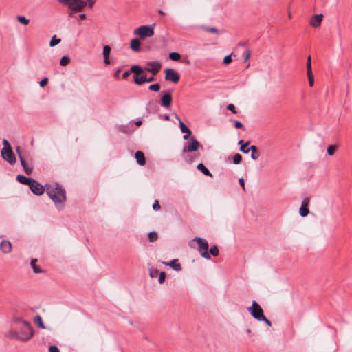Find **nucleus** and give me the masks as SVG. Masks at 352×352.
<instances>
[{
    "instance_id": "f257e3e1",
    "label": "nucleus",
    "mask_w": 352,
    "mask_h": 352,
    "mask_svg": "<svg viewBox=\"0 0 352 352\" xmlns=\"http://www.w3.org/2000/svg\"><path fill=\"white\" fill-rule=\"evenodd\" d=\"M47 194L52 199L55 204H63L66 201V192L62 186L58 183L46 184Z\"/></svg>"
},
{
    "instance_id": "f03ea898",
    "label": "nucleus",
    "mask_w": 352,
    "mask_h": 352,
    "mask_svg": "<svg viewBox=\"0 0 352 352\" xmlns=\"http://www.w3.org/2000/svg\"><path fill=\"white\" fill-rule=\"evenodd\" d=\"M15 322L18 323L21 330L19 331L20 335V340L23 342H26L29 340L34 335V331L31 327L30 324L25 321L23 320L21 318H16L14 320Z\"/></svg>"
},
{
    "instance_id": "7ed1b4c3",
    "label": "nucleus",
    "mask_w": 352,
    "mask_h": 352,
    "mask_svg": "<svg viewBox=\"0 0 352 352\" xmlns=\"http://www.w3.org/2000/svg\"><path fill=\"white\" fill-rule=\"evenodd\" d=\"M195 242H196L198 245L197 250L201 256L206 259H210V255L208 252L209 246L208 241L203 238L195 237L192 241H190L189 243L190 246L194 247L193 243Z\"/></svg>"
},
{
    "instance_id": "20e7f679",
    "label": "nucleus",
    "mask_w": 352,
    "mask_h": 352,
    "mask_svg": "<svg viewBox=\"0 0 352 352\" xmlns=\"http://www.w3.org/2000/svg\"><path fill=\"white\" fill-rule=\"evenodd\" d=\"M3 148L1 151L2 158L10 164H14L16 163V157L12 151L10 144L7 140L4 139L3 140Z\"/></svg>"
},
{
    "instance_id": "39448f33",
    "label": "nucleus",
    "mask_w": 352,
    "mask_h": 352,
    "mask_svg": "<svg viewBox=\"0 0 352 352\" xmlns=\"http://www.w3.org/2000/svg\"><path fill=\"white\" fill-rule=\"evenodd\" d=\"M155 24L152 25H142L136 28L133 31V34L136 36H140L141 39H145L148 37H151L154 35V26Z\"/></svg>"
},
{
    "instance_id": "423d86ee",
    "label": "nucleus",
    "mask_w": 352,
    "mask_h": 352,
    "mask_svg": "<svg viewBox=\"0 0 352 352\" xmlns=\"http://www.w3.org/2000/svg\"><path fill=\"white\" fill-rule=\"evenodd\" d=\"M131 71L134 74L133 80L137 85H142L146 82L147 77L146 75L142 74L144 69L139 65H133L131 67Z\"/></svg>"
},
{
    "instance_id": "0eeeda50",
    "label": "nucleus",
    "mask_w": 352,
    "mask_h": 352,
    "mask_svg": "<svg viewBox=\"0 0 352 352\" xmlns=\"http://www.w3.org/2000/svg\"><path fill=\"white\" fill-rule=\"evenodd\" d=\"M248 311L252 315L253 318L256 319L257 320H261V319H264L265 316L263 314V311L261 306L256 302L253 301L252 306L248 308Z\"/></svg>"
},
{
    "instance_id": "6e6552de",
    "label": "nucleus",
    "mask_w": 352,
    "mask_h": 352,
    "mask_svg": "<svg viewBox=\"0 0 352 352\" xmlns=\"http://www.w3.org/2000/svg\"><path fill=\"white\" fill-rule=\"evenodd\" d=\"M200 146V143L195 138H190L187 144L183 148V153H190L197 151Z\"/></svg>"
},
{
    "instance_id": "1a4fd4ad",
    "label": "nucleus",
    "mask_w": 352,
    "mask_h": 352,
    "mask_svg": "<svg viewBox=\"0 0 352 352\" xmlns=\"http://www.w3.org/2000/svg\"><path fill=\"white\" fill-rule=\"evenodd\" d=\"M147 67L143 68L144 71L151 72L153 76L157 75V74L160 71L162 67V64L159 62H148L146 64Z\"/></svg>"
},
{
    "instance_id": "9d476101",
    "label": "nucleus",
    "mask_w": 352,
    "mask_h": 352,
    "mask_svg": "<svg viewBox=\"0 0 352 352\" xmlns=\"http://www.w3.org/2000/svg\"><path fill=\"white\" fill-rule=\"evenodd\" d=\"M165 79L166 80L171 81L174 83L179 82V74L171 68H168L165 70Z\"/></svg>"
},
{
    "instance_id": "9b49d317",
    "label": "nucleus",
    "mask_w": 352,
    "mask_h": 352,
    "mask_svg": "<svg viewBox=\"0 0 352 352\" xmlns=\"http://www.w3.org/2000/svg\"><path fill=\"white\" fill-rule=\"evenodd\" d=\"M29 186L31 191L36 195H41L45 191V188L34 179Z\"/></svg>"
},
{
    "instance_id": "f8f14e48",
    "label": "nucleus",
    "mask_w": 352,
    "mask_h": 352,
    "mask_svg": "<svg viewBox=\"0 0 352 352\" xmlns=\"http://www.w3.org/2000/svg\"><path fill=\"white\" fill-rule=\"evenodd\" d=\"M306 67H307V75L308 77L309 85L310 87H313L314 84V74L312 73L311 58L310 56H309L307 57V63H306Z\"/></svg>"
},
{
    "instance_id": "ddd939ff",
    "label": "nucleus",
    "mask_w": 352,
    "mask_h": 352,
    "mask_svg": "<svg viewBox=\"0 0 352 352\" xmlns=\"http://www.w3.org/2000/svg\"><path fill=\"white\" fill-rule=\"evenodd\" d=\"M86 4L82 0H74L69 5V10L73 12H81L85 8Z\"/></svg>"
},
{
    "instance_id": "4468645a",
    "label": "nucleus",
    "mask_w": 352,
    "mask_h": 352,
    "mask_svg": "<svg viewBox=\"0 0 352 352\" xmlns=\"http://www.w3.org/2000/svg\"><path fill=\"white\" fill-rule=\"evenodd\" d=\"M176 118L179 121V126H180V129H181V131L183 133H186L184 136H183V138L184 140H188L189 138V137L192 134V132L190 130V129L182 121V120L179 118L178 116L176 115Z\"/></svg>"
},
{
    "instance_id": "2eb2a0df",
    "label": "nucleus",
    "mask_w": 352,
    "mask_h": 352,
    "mask_svg": "<svg viewBox=\"0 0 352 352\" xmlns=\"http://www.w3.org/2000/svg\"><path fill=\"white\" fill-rule=\"evenodd\" d=\"M172 102V95L170 93H165L161 98L162 105L164 107L170 106Z\"/></svg>"
},
{
    "instance_id": "dca6fc26",
    "label": "nucleus",
    "mask_w": 352,
    "mask_h": 352,
    "mask_svg": "<svg viewBox=\"0 0 352 352\" xmlns=\"http://www.w3.org/2000/svg\"><path fill=\"white\" fill-rule=\"evenodd\" d=\"M0 250L5 254H8L12 251V243L7 240H3L0 243Z\"/></svg>"
},
{
    "instance_id": "f3484780",
    "label": "nucleus",
    "mask_w": 352,
    "mask_h": 352,
    "mask_svg": "<svg viewBox=\"0 0 352 352\" xmlns=\"http://www.w3.org/2000/svg\"><path fill=\"white\" fill-rule=\"evenodd\" d=\"M323 15L322 14L314 15L310 20V25L317 28L320 25Z\"/></svg>"
},
{
    "instance_id": "a211bd4d",
    "label": "nucleus",
    "mask_w": 352,
    "mask_h": 352,
    "mask_svg": "<svg viewBox=\"0 0 352 352\" xmlns=\"http://www.w3.org/2000/svg\"><path fill=\"white\" fill-rule=\"evenodd\" d=\"M21 164L27 175H30L33 170V166L31 163L28 162L25 159L20 160Z\"/></svg>"
},
{
    "instance_id": "6ab92c4d",
    "label": "nucleus",
    "mask_w": 352,
    "mask_h": 352,
    "mask_svg": "<svg viewBox=\"0 0 352 352\" xmlns=\"http://www.w3.org/2000/svg\"><path fill=\"white\" fill-rule=\"evenodd\" d=\"M163 264L170 266L175 271H180L182 270L181 264L178 262L177 259H173L170 262H163Z\"/></svg>"
},
{
    "instance_id": "aec40b11",
    "label": "nucleus",
    "mask_w": 352,
    "mask_h": 352,
    "mask_svg": "<svg viewBox=\"0 0 352 352\" xmlns=\"http://www.w3.org/2000/svg\"><path fill=\"white\" fill-rule=\"evenodd\" d=\"M135 157L137 160V162L140 166H144L146 163L144 154L143 152L138 151L135 153Z\"/></svg>"
},
{
    "instance_id": "412c9836",
    "label": "nucleus",
    "mask_w": 352,
    "mask_h": 352,
    "mask_svg": "<svg viewBox=\"0 0 352 352\" xmlns=\"http://www.w3.org/2000/svg\"><path fill=\"white\" fill-rule=\"evenodd\" d=\"M110 52H111V47L109 45H104L103 47V56H104V62L106 65L110 64V60L109 58Z\"/></svg>"
},
{
    "instance_id": "4be33fe9",
    "label": "nucleus",
    "mask_w": 352,
    "mask_h": 352,
    "mask_svg": "<svg viewBox=\"0 0 352 352\" xmlns=\"http://www.w3.org/2000/svg\"><path fill=\"white\" fill-rule=\"evenodd\" d=\"M32 179H33L32 178L26 177H25L24 175H18L16 176L17 182H19V183H21L22 184H25V185L30 186V184H31V182L32 181Z\"/></svg>"
},
{
    "instance_id": "5701e85b",
    "label": "nucleus",
    "mask_w": 352,
    "mask_h": 352,
    "mask_svg": "<svg viewBox=\"0 0 352 352\" xmlns=\"http://www.w3.org/2000/svg\"><path fill=\"white\" fill-rule=\"evenodd\" d=\"M140 41L138 38H133L131 41L130 47L134 52L140 51Z\"/></svg>"
},
{
    "instance_id": "b1692460",
    "label": "nucleus",
    "mask_w": 352,
    "mask_h": 352,
    "mask_svg": "<svg viewBox=\"0 0 352 352\" xmlns=\"http://www.w3.org/2000/svg\"><path fill=\"white\" fill-rule=\"evenodd\" d=\"M37 259L36 258H32L30 262V265L36 274H39L42 272L41 269L36 265Z\"/></svg>"
},
{
    "instance_id": "393cba45",
    "label": "nucleus",
    "mask_w": 352,
    "mask_h": 352,
    "mask_svg": "<svg viewBox=\"0 0 352 352\" xmlns=\"http://www.w3.org/2000/svg\"><path fill=\"white\" fill-rule=\"evenodd\" d=\"M197 169L202 172L206 176H209V177H212V175L211 174V173L208 170V169L203 164H199L197 165Z\"/></svg>"
},
{
    "instance_id": "a878e982",
    "label": "nucleus",
    "mask_w": 352,
    "mask_h": 352,
    "mask_svg": "<svg viewBox=\"0 0 352 352\" xmlns=\"http://www.w3.org/2000/svg\"><path fill=\"white\" fill-rule=\"evenodd\" d=\"M239 145H241L240 151L244 153H248L250 152V148H247V146L249 145L250 142H247L245 144H243V140H240L238 143Z\"/></svg>"
},
{
    "instance_id": "bb28decb",
    "label": "nucleus",
    "mask_w": 352,
    "mask_h": 352,
    "mask_svg": "<svg viewBox=\"0 0 352 352\" xmlns=\"http://www.w3.org/2000/svg\"><path fill=\"white\" fill-rule=\"evenodd\" d=\"M250 151L252 152L251 157L252 160H257L258 158V154L257 152V147L256 146H251L250 147Z\"/></svg>"
},
{
    "instance_id": "cd10ccee",
    "label": "nucleus",
    "mask_w": 352,
    "mask_h": 352,
    "mask_svg": "<svg viewBox=\"0 0 352 352\" xmlns=\"http://www.w3.org/2000/svg\"><path fill=\"white\" fill-rule=\"evenodd\" d=\"M337 150H338V146L336 145H329L327 147V152L329 155L333 156L335 154V153L337 151Z\"/></svg>"
},
{
    "instance_id": "c85d7f7f",
    "label": "nucleus",
    "mask_w": 352,
    "mask_h": 352,
    "mask_svg": "<svg viewBox=\"0 0 352 352\" xmlns=\"http://www.w3.org/2000/svg\"><path fill=\"white\" fill-rule=\"evenodd\" d=\"M34 322L38 325V327L41 329L45 328L44 323L43 322V320L40 316L38 315L34 318Z\"/></svg>"
},
{
    "instance_id": "c756f323",
    "label": "nucleus",
    "mask_w": 352,
    "mask_h": 352,
    "mask_svg": "<svg viewBox=\"0 0 352 352\" xmlns=\"http://www.w3.org/2000/svg\"><path fill=\"white\" fill-rule=\"evenodd\" d=\"M309 212V210L308 209L307 206H302L300 208L299 210V214L301 217H306Z\"/></svg>"
},
{
    "instance_id": "7c9ffc66",
    "label": "nucleus",
    "mask_w": 352,
    "mask_h": 352,
    "mask_svg": "<svg viewBox=\"0 0 352 352\" xmlns=\"http://www.w3.org/2000/svg\"><path fill=\"white\" fill-rule=\"evenodd\" d=\"M169 58L172 60L178 61L181 58V55L177 52H170L169 54Z\"/></svg>"
},
{
    "instance_id": "2f4dec72",
    "label": "nucleus",
    "mask_w": 352,
    "mask_h": 352,
    "mask_svg": "<svg viewBox=\"0 0 352 352\" xmlns=\"http://www.w3.org/2000/svg\"><path fill=\"white\" fill-rule=\"evenodd\" d=\"M8 336H9L13 339H16V340H20V337H21L19 332L16 331H14V330L10 331Z\"/></svg>"
},
{
    "instance_id": "473e14b6",
    "label": "nucleus",
    "mask_w": 352,
    "mask_h": 352,
    "mask_svg": "<svg viewBox=\"0 0 352 352\" xmlns=\"http://www.w3.org/2000/svg\"><path fill=\"white\" fill-rule=\"evenodd\" d=\"M219 248L217 245L211 246L210 249V254H212L213 256H217L219 255Z\"/></svg>"
},
{
    "instance_id": "72a5a7b5",
    "label": "nucleus",
    "mask_w": 352,
    "mask_h": 352,
    "mask_svg": "<svg viewBox=\"0 0 352 352\" xmlns=\"http://www.w3.org/2000/svg\"><path fill=\"white\" fill-rule=\"evenodd\" d=\"M60 41H61V39L60 38H58L56 37V36L54 35V36H52V39H51V41L50 42V45L51 47H54V46L58 45V43H60Z\"/></svg>"
},
{
    "instance_id": "f704fd0d",
    "label": "nucleus",
    "mask_w": 352,
    "mask_h": 352,
    "mask_svg": "<svg viewBox=\"0 0 352 352\" xmlns=\"http://www.w3.org/2000/svg\"><path fill=\"white\" fill-rule=\"evenodd\" d=\"M158 238V235L156 232H150L148 233V239H149V241L151 242H154Z\"/></svg>"
},
{
    "instance_id": "c9c22d12",
    "label": "nucleus",
    "mask_w": 352,
    "mask_h": 352,
    "mask_svg": "<svg viewBox=\"0 0 352 352\" xmlns=\"http://www.w3.org/2000/svg\"><path fill=\"white\" fill-rule=\"evenodd\" d=\"M242 160V156L239 153H236L233 157V163L235 164H239L241 163Z\"/></svg>"
},
{
    "instance_id": "e433bc0d",
    "label": "nucleus",
    "mask_w": 352,
    "mask_h": 352,
    "mask_svg": "<svg viewBox=\"0 0 352 352\" xmlns=\"http://www.w3.org/2000/svg\"><path fill=\"white\" fill-rule=\"evenodd\" d=\"M17 20L23 25H28L30 22L29 19H26L24 16H18Z\"/></svg>"
},
{
    "instance_id": "4c0bfd02",
    "label": "nucleus",
    "mask_w": 352,
    "mask_h": 352,
    "mask_svg": "<svg viewBox=\"0 0 352 352\" xmlns=\"http://www.w3.org/2000/svg\"><path fill=\"white\" fill-rule=\"evenodd\" d=\"M151 91L158 92L160 89V85L158 83L151 85L148 87Z\"/></svg>"
},
{
    "instance_id": "58836bf2",
    "label": "nucleus",
    "mask_w": 352,
    "mask_h": 352,
    "mask_svg": "<svg viewBox=\"0 0 352 352\" xmlns=\"http://www.w3.org/2000/svg\"><path fill=\"white\" fill-rule=\"evenodd\" d=\"M69 63V58L67 56H63L60 60V65L62 66H65L68 65Z\"/></svg>"
},
{
    "instance_id": "ea45409f",
    "label": "nucleus",
    "mask_w": 352,
    "mask_h": 352,
    "mask_svg": "<svg viewBox=\"0 0 352 352\" xmlns=\"http://www.w3.org/2000/svg\"><path fill=\"white\" fill-rule=\"evenodd\" d=\"M15 150L20 160L25 159L22 155V150L20 146H16Z\"/></svg>"
},
{
    "instance_id": "a19ab883",
    "label": "nucleus",
    "mask_w": 352,
    "mask_h": 352,
    "mask_svg": "<svg viewBox=\"0 0 352 352\" xmlns=\"http://www.w3.org/2000/svg\"><path fill=\"white\" fill-rule=\"evenodd\" d=\"M165 278H166V273L165 272H161L160 273V276H159V283L160 284H162L164 280H165Z\"/></svg>"
},
{
    "instance_id": "79ce46f5",
    "label": "nucleus",
    "mask_w": 352,
    "mask_h": 352,
    "mask_svg": "<svg viewBox=\"0 0 352 352\" xmlns=\"http://www.w3.org/2000/svg\"><path fill=\"white\" fill-rule=\"evenodd\" d=\"M206 31L210 32L213 34H217L218 30L216 28L210 27V28H204Z\"/></svg>"
},
{
    "instance_id": "37998d69",
    "label": "nucleus",
    "mask_w": 352,
    "mask_h": 352,
    "mask_svg": "<svg viewBox=\"0 0 352 352\" xmlns=\"http://www.w3.org/2000/svg\"><path fill=\"white\" fill-rule=\"evenodd\" d=\"M96 0H87L84 1L85 3L86 6H88L90 8H91L96 3Z\"/></svg>"
},
{
    "instance_id": "c03bdc74",
    "label": "nucleus",
    "mask_w": 352,
    "mask_h": 352,
    "mask_svg": "<svg viewBox=\"0 0 352 352\" xmlns=\"http://www.w3.org/2000/svg\"><path fill=\"white\" fill-rule=\"evenodd\" d=\"M227 109L232 111L233 113L236 114V108H235V106L233 104H230L227 106Z\"/></svg>"
},
{
    "instance_id": "a18cd8bd",
    "label": "nucleus",
    "mask_w": 352,
    "mask_h": 352,
    "mask_svg": "<svg viewBox=\"0 0 352 352\" xmlns=\"http://www.w3.org/2000/svg\"><path fill=\"white\" fill-rule=\"evenodd\" d=\"M48 81L49 80L47 77L43 78L39 82L40 86L42 87H45L48 83Z\"/></svg>"
},
{
    "instance_id": "49530a36",
    "label": "nucleus",
    "mask_w": 352,
    "mask_h": 352,
    "mask_svg": "<svg viewBox=\"0 0 352 352\" xmlns=\"http://www.w3.org/2000/svg\"><path fill=\"white\" fill-rule=\"evenodd\" d=\"M232 62L231 55H228L223 58V63L225 64H229Z\"/></svg>"
},
{
    "instance_id": "de8ad7c7",
    "label": "nucleus",
    "mask_w": 352,
    "mask_h": 352,
    "mask_svg": "<svg viewBox=\"0 0 352 352\" xmlns=\"http://www.w3.org/2000/svg\"><path fill=\"white\" fill-rule=\"evenodd\" d=\"M153 208L155 210H158L160 209V205L157 200H155L154 204H153Z\"/></svg>"
},
{
    "instance_id": "09e8293b",
    "label": "nucleus",
    "mask_w": 352,
    "mask_h": 352,
    "mask_svg": "<svg viewBox=\"0 0 352 352\" xmlns=\"http://www.w3.org/2000/svg\"><path fill=\"white\" fill-rule=\"evenodd\" d=\"M158 274V270H151L150 271V276L151 278H155Z\"/></svg>"
},
{
    "instance_id": "8fccbe9b",
    "label": "nucleus",
    "mask_w": 352,
    "mask_h": 352,
    "mask_svg": "<svg viewBox=\"0 0 352 352\" xmlns=\"http://www.w3.org/2000/svg\"><path fill=\"white\" fill-rule=\"evenodd\" d=\"M309 201H310V199L309 197H306L302 200L301 205L308 207Z\"/></svg>"
},
{
    "instance_id": "3c124183",
    "label": "nucleus",
    "mask_w": 352,
    "mask_h": 352,
    "mask_svg": "<svg viewBox=\"0 0 352 352\" xmlns=\"http://www.w3.org/2000/svg\"><path fill=\"white\" fill-rule=\"evenodd\" d=\"M50 352H60L59 349L56 346H50L49 348Z\"/></svg>"
},
{
    "instance_id": "603ef678",
    "label": "nucleus",
    "mask_w": 352,
    "mask_h": 352,
    "mask_svg": "<svg viewBox=\"0 0 352 352\" xmlns=\"http://www.w3.org/2000/svg\"><path fill=\"white\" fill-rule=\"evenodd\" d=\"M131 69L130 70H127V71H125L123 74H122V78L123 79H126L131 74Z\"/></svg>"
},
{
    "instance_id": "864d4df0",
    "label": "nucleus",
    "mask_w": 352,
    "mask_h": 352,
    "mask_svg": "<svg viewBox=\"0 0 352 352\" xmlns=\"http://www.w3.org/2000/svg\"><path fill=\"white\" fill-rule=\"evenodd\" d=\"M234 126L236 129H241V128L243 127V124L241 122H239V121H236L234 122Z\"/></svg>"
},
{
    "instance_id": "5fc2aeb1",
    "label": "nucleus",
    "mask_w": 352,
    "mask_h": 352,
    "mask_svg": "<svg viewBox=\"0 0 352 352\" xmlns=\"http://www.w3.org/2000/svg\"><path fill=\"white\" fill-rule=\"evenodd\" d=\"M239 182L240 185L241 186V187L243 188V190H245V182H244L243 179V178H240L239 179Z\"/></svg>"
},
{
    "instance_id": "6e6d98bb",
    "label": "nucleus",
    "mask_w": 352,
    "mask_h": 352,
    "mask_svg": "<svg viewBox=\"0 0 352 352\" xmlns=\"http://www.w3.org/2000/svg\"><path fill=\"white\" fill-rule=\"evenodd\" d=\"M260 321H263L265 322V324H267L268 326H271L272 325V323L265 316V318L264 319H261Z\"/></svg>"
},
{
    "instance_id": "4d7b16f0",
    "label": "nucleus",
    "mask_w": 352,
    "mask_h": 352,
    "mask_svg": "<svg viewBox=\"0 0 352 352\" xmlns=\"http://www.w3.org/2000/svg\"><path fill=\"white\" fill-rule=\"evenodd\" d=\"M185 160L188 163H192L193 161L192 158L191 157H190V155H188L185 156Z\"/></svg>"
},
{
    "instance_id": "13d9d810",
    "label": "nucleus",
    "mask_w": 352,
    "mask_h": 352,
    "mask_svg": "<svg viewBox=\"0 0 352 352\" xmlns=\"http://www.w3.org/2000/svg\"><path fill=\"white\" fill-rule=\"evenodd\" d=\"M155 76H152L149 78H147V80H146V82H153L154 80H155V78H154Z\"/></svg>"
},
{
    "instance_id": "bf43d9fd",
    "label": "nucleus",
    "mask_w": 352,
    "mask_h": 352,
    "mask_svg": "<svg viewBox=\"0 0 352 352\" xmlns=\"http://www.w3.org/2000/svg\"><path fill=\"white\" fill-rule=\"evenodd\" d=\"M250 52L249 51L245 57V61H247L250 58Z\"/></svg>"
},
{
    "instance_id": "052dcab7",
    "label": "nucleus",
    "mask_w": 352,
    "mask_h": 352,
    "mask_svg": "<svg viewBox=\"0 0 352 352\" xmlns=\"http://www.w3.org/2000/svg\"><path fill=\"white\" fill-rule=\"evenodd\" d=\"M79 18H80V19H82V20H84V19H86V14H80L79 15Z\"/></svg>"
},
{
    "instance_id": "680f3d73",
    "label": "nucleus",
    "mask_w": 352,
    "mask_h": 352,
    "mask_svg": "<svg viewBox=\"0 0 352 352\" xmlns=\"http://www.w3.org/2000/svg\"><path fill=\"white\" fill-rule=\"evenodd\" d=\"M142 124V122L141 120H138L137 122H135V124L137 126H140Z\"/></svg>"
},
{
    "instance_id": "e2e57ef3",
    "label": "nucleus",
    "mask_w": 352,
    "mask_h": 352,
    "mask_svg": "<svg viewBox=\"0 0 352 352\" xmlns=\"http://www.w3.org/2000/svg\"><path fill=\"white\" fill-rule=\"evenodd\" d=\"M120 69L117 70V71L115 72V74H114V76H115L116 78H118L119 74H120Z\"/></svg>"
},
{
    "instance_id": "0e129e2a",
    "label": "nucleus",
    "mask_w": 352,
    "mask_h": 352,
    "mask_svg": "<svg viewBox=\"0 0 352 352\" xmlns=\"http://www.w3.org/2000/svg\"><path fill=\"white\" fill-rule=\"evenodd\" d=\"M77 12H73L72 10H69V12L68 13L69 16H72L74 13H76Z\"/></svg>"
},
{
    "instance_id": "69168bd1",
    "label": "nucleus",
    "mask_w": 352,
    "mask_h": 352,
    "mask_svg": "<svg viewBox=\"0 0 352 352\" xmlns=\"http://www.w3.org/2000/svg\"><path fill=\"white\" fill-rule=\"evenodd\" d=\"M159 13H160V14H162V15H165V14H166V13H165L163 10H159Z\"/></svg>"
},
{
    "instance_id": "338daca9",
    "label": "nucleus",
    "mask_w": 352,
    "mask_h": 352,
    "mask_svg": "<svg viewBox=\"0 0 352 352\" xmlns=\"http://www.w3.org/2000/svg\"><path fill=\"white\" fill-rule=\"evenodd\" d=\"M165 119L166 120H169V116H165Z\"/></svg>"
}]
</instances>
